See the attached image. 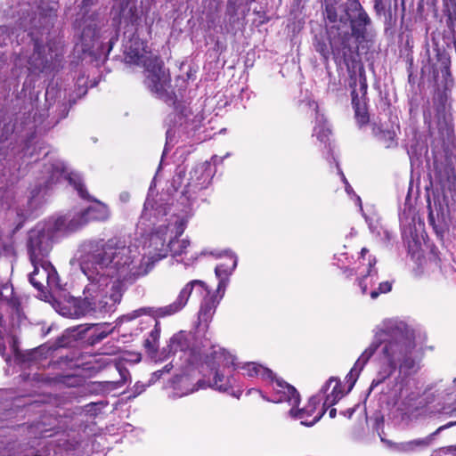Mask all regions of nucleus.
<instances>
[{"label": "nucleus", "instance_id": "obj_1", "mask_svg": "<svg viewBox=\"0 0 456 456\" xmlns=\"http://www.w3.org/2000/svg\"><path fill=\"white\" fill-rule=\"evenodd\" d=\"M373 334L372 342L346 375L349 390L376 353L380 367L370 384V391L390 378L396 370L401 375L408 377L418 373L421 369V358L416 351L415 331L404 321L397 318L385 319L374 328Z\"/></svg>", "mask_w": 456, "mask_h": 456}, {"label": "nucleus", "instance_id": "obj_45", "mask_svg": "<svg viewBox=\"0 0 456 456\" xmlns=\"http://www.w3.org/2000/svg\"><path fill=\"white\" fill-rule=\"evenodd\" d=\"M129 199V194L126 192H123L120 194V200L123 201H127Z\"/></svg>", "mask_w": 456, "mask_h": 456}, {"label": "nucleus", "instance_id": "obj_14", "mask_svg": "<svg viewBox=\"0 0 456 456\" xmlns=\"http://www.w3.org/2000/svg\"><path fill=\"white\" fill-rule=\"evenodd\" d=\"M34 271L29 274L30 283L39 291L46 287L59 288V277L53 265L46 259L31 262Z\"/></svg>", "mask_w": 456, "mask_h": 456}, {"label": "nucleus", "instance_id": "obj_13", "mask_svg": "<svg viewBox=\"0 0 456 456\" xmlns=\"http://www.w3.org/2000/svg\"><path fill=\"white\" fill-rule=\"evenodd\" d=\"M61 55V48L59 43H49L45 45L38 39H35L34 52L28 60V69L35 73L43 72Z\"/></svg>", "mask_w": 456, "mask_h": 456}, {"label": "nucleus", "instance_id": "obj_39", "mask_svg": "<svg viewBox=\"0 0 456 456\" xmlns=\"http://www.w3.org/2000/svg\"><path fill=\"white\" fill-rule=\"evenodd\" d=\"M118 372H119V375L121 377V381L123 383H125L129 376V371L126 369V368H122V367H119L118 366L117 367Z\"/></svg>", "mask_w": 456, "mask_h": 456}, {"label": "nucleus", "instance_id": "obj_38", "mask_svg": "<svg viewBox=\"0 0 456 456\" xmlns=\"http://www.w3.org/2000/svg\"><path fill=\"white\" fill-rule=\"evenodd\" d=\"M12 294V288L8 284L0 283V300H9Z\"/></svg>", "mask_w": 456, "mask_h": 456}, {"label": "nucleus", "instance_id": "obj_27", "mask_svg": "<svg viewBox=\"0 0 456 456\" xmlns=\"http://www.w3.org/2000/svg\"><path fill=\"white\" fill-rule=\"evenodd\" d=\"M334 384L330 394L327 395L324 405H333L343 396V393L340 388V383L337 379L330 378L328 382L322 387L321 392L325 394L329 387Z\"/></svg>", "mask_w": 456, "mask_h": 456}, {"label": "nucleus", "instance_id": "obj_48", "mask_svg": "<svg viewBox=\"0 0 456 456\" xmlns=\"http://www.w3.org/2000/svg\"><path fill=\"white\" fill-rule=\"evenodd\" d=\"M337 411L336 409H331L329 412L330 418H334L336 416Z\"/></svg>", "mask_w": 456, "mask_h": 456}, {"label": "nucleus", "instance_id": "obj_16", "mask_svg": "<svg viewBox=\"0 0 456 456\" xmlns=\"http://www.w3.org/2000/svg\"><path fill=\"white\" fill-rule=\"evenodd\" d=\"M96 288L94 284H87L84 289V298L73 301L72 311L68 315L73 318H79L87 314H94V310L95 309H102L105 305L104 304L100 302L96 305L95 303L90 301V299H94L92 295L94 296Z\"/></svg>", "mask_w": 456, "mask_h": 456}, {"label": "nucleus", "instance_id": "obj_9", "mask_svg": "<svg viewBox=\"0 0 456 456\" xmlns=\"http://www.w3.org/2000/svg\"><path fill=\"white\" fill-rule=\"evenodd\" d=\"M59 217L45 224H37L28 232V251L31 262L45 259L52 249L53 232H69V229H57L55 226Z\"/></svg>", "mask_w": 456, "mask_h": 456}, {"label": "nucleus", "instance_id": "obj_15", "mask_svg": "<svg viewBox=\"0 0 456 456\" xmlns=\"http://www.w3.org/2000/svg\"><path fill=\"white\" fill-rule=\"evenodd\" d=\"M48 172L51 174L47 183H57L61 178H64L74 186L81 198L91 200L84 187L80 175L69 171L63 162L57 161L55 164L52 165L51 169L49 168Z\"/></svg>", "mask_w": 456, "mask_h": 456}, {"label": "nucleus", "instance_id": "obj_32", "mask_svg": "<svg viewBox=\"0 0 456 456\" xmlns=\"http://www.w3.org/2000/svg\"><path fill=\"white\" fill-rule=\"evenodd\" d=\"M337 3V0H323L326 18L332 23L337 22L339 19L336 10Z\"/></svg>", "mask_w": 456, "mask_h": 456}, {"label": "nucleus", "instance_id": "obj_8", "mask_svg": "<svg viewBox=\"0 0 456 456\" xmlns=\"http://www.w3.org/2000/svg\"><path fill=\"white\" fill-rule=\"evenodd\" d=\"M444 429H436L425 437H419L405 442H394L387 438L385 429H354L352 438L362 444H370L379 436L380 441L390 451L395 452L413 453L427 450L435 444Z\"/></svg>", "mask_w": 456, "mask_h": 456}, {"label": "nucleus", "instance_id": "obj_17", "mask_svg": "<svg viewBox=\"0 0 456 456\" xmlns=\"http://www.w3.org/2000/svg\"><path fill=\"white\" fill-rule=\"evenodd\" d=\"M320 399L313 396L309 399L307 405L301 410L290 409L289 415L293 419L300 420V424L306 427L314 425L324 414L323 408H317Z\"/></svg>", "mask_w": 456, "mask_h": 456}, {"label": "nucleus", "instance_id": "obj_41", "mask_svg": "<svg viewBox=\"0 0 456 456\" xmlns=\"http://www.w3.org/2000/svg\"><path fill=\"white\" fill-rule=\"evenodd\" d=\"M374 8L377 12H381L382 11H384L383 1L374 2Z\"/></svg>", "mask_w": 456, "mask_h": 456}, {"label": "nucleus", "instance_id": "obj_51", "mask_svg": "<svg viewBox=\"0 0 456 456\" xmlns=\"http://www.w3.org/2000/svg\"><path fill=\"white\" fill-rule=\"evenodd\" d=\"M95 385H96V384H94H94H92V385H90L89 387H92V388H89L88 390H90V391H94L95 389H94V387Z\"/></svg>", "mask_w": 456, "mask_h": 456}, {"label": "nucleus", "instance_id": "obj_37", "mask_svg": "<svg viewBox=\"0 0 456 456\" xmlns=\"http://www.w3.org/2000/svg\"><path fill=\"white\" fill-rule=\"evenodd\" d=\"M433 456H456V445L442 447L436 450Z\"/></svg>", "mask_w": 456, "mask_h": 456}, {"label": "nucleus", "instance_id": "obj_7", "mask_svg": "<svg viewBox=\"0 0 456 456\" xmlns=\"http://www.w3.org/2000/svg\"><path fill=\"white\" fill-rule=\"evenodd\" d=\"M183 232V224L178 217H175L173 222H169L167 226H159L157 230L150 235L149 248L152 251L154 264L166 257L168 252L173 256L186 253V248L190 242L186 240H173L172 235L177 237Z\"/></svg>", "mask_w": 456, "mask_h": 456}, {"label": "nucleus", "instance_id": "obj_18", "mask_svg": "<svg viewBox=\"0 0 456 456\" xmlns=\"http://www.w3.org/2000/svg\"><path fill=\"white\" fill-rule=\"evenodd\" d=\"M124 54L126 62L143 67L146 60L157 57L146 50L144 42L138 37H132L125 44Z\"/></svg>", "mask_w": 456, "mask_h": 456}, {"label": "nucleus", "instance_id": "obj_46", "mask_svg": "<svg viewBox=\"0 0 456 456\" xmlns=\"http://www.w3.org/2000/svg\"><path fill=\"white\" fill-rule=\"evenodd\" d=\"M369 252V250L366 248H362L361 250V256L362 258H364L365 255Z\"/></svg>", "mask_w": 456, "mask_h": 456}, {"label": "nucleus", "instance_id": "obj_6", "mask_svg": "<svg viewBox=\"0 0 456 456\" xmlns=\"http://www.w3.org/2000/svg\"><path fill=\"white\" fill-rule=\"evenodd\" d=\"M195 336L191 332L180 331L175 334L169 340L164 351L167 355H178L180 360L191 365L197 363L204 356L205 362L211 368L216 369L221 366L228 367L234 365V357L224 349L216 346L211 347V353L202 352L193 342Z\"/></svg>", "mask_w": 456, "mask_h": 456}, {"label": "nucleus", "instance_id": "obj_53", "mask_svg": "<svg viewBox=\"0 0 456 456\" xmlns=\"http://www.w3.org/2000/svg\"><path fill=\"white\" fill-rule=\"evenodd\" d=\"M106 334L101 333L100 338H105Z\"/></svg>", "mask_w": 456, "mask_h": 456}, {"label": "nucleus", "instance_id": "obj_33", "mask_svg": "<svg viewBox=\"0 0 456 456\" xmlns=\"http://www.w3.org/2000/svg\"><path fill=\"white\" fill-rule=\"evenodd\" d=\"M210 386L217 390L226 391L230 387L229 379L216 370L213 383Z\"/></svg>", "mask_w": 456, "mask_h": 456}, {"label": "nucleus", "instance_id": "obj_34", "mask_svg": "<svg viewBox=\"0 0 456 456\" xmlns=\"http://www.w3.org/2000/svg\"><path fill=\"white\" fill-rule=\"evenodd\" d=\"M392 284L389 281H383L379 284V288L371 290L370 297L376 299L380 294L387 293L391 290Z\"/></svg>", "mask_w": 456, "mask_h": 456}, {"label": "nucleus", "instance_id": "obj_28", "mask_svg": "<svg viewBox=\"0 0 456 456\" xmlns=\"http://www.w3.org/2000/svg\"><path fill=\"white\" fill-rule=\"evenodd\" d=\"M315 118L316 124L314 128V135H315L321 142L327 143L331 131L325 124V119L322 115L317 113Z\"/></svg>", "mask_w": 456, "mask_h": 456}, {"label": "nucleus", "instance_id": "obj_25", "mask_svg": "<svg viewBox=\"0 0 456 456\" xmlns=\"http://www.w3.org/2000/svg\"><path fill=\"white\" fill-rule=\"evenodd\" d=\"M242 369L248 377H257L266 380H273L274 378V374L270 369L256 362H247Z\"/></svg>", "mask_w": 456, "mask_h": 456}, {"label": "nucleus", "instance_id": "obj_3", "mask_svg": "<svg viewBox=\"0 0 456 456\" xmlns=\"http://www.w3.org/2000/svg\"><path fill=\"white\" fill-rule=\"evenodd\" d=\"M345 15H341L338 20L342 23L350 21V30L339 31L330 37L329 43L322 37H315L314 48L328 61L330 53L338 65L345 64L347 68L356 61L358 57V45L364 38L366 26L370 23V19L362 9L358 0H348L345 5Z\"/></svg>", "mask_w": 456, "mask_h": 456}, {"label": "nucleus", "instance_id": "obj_31", "mask_svg": "<svg viewBox=\"0 0 456 456\" xmlns=\"http://www.w3.org/2000/svg\"><path fill=\"white\" fill-rule=\"evenodd\" d=\"M352 104L354 108L357 123L361 126L368 123L369 116L366 108L364 105L360 104L357 100V94L354 90L352 92Z\"/></svg>", "mask_w": 456, "mask_h": 456}, {"label": "nucleus", "instance_id": "obj_11", "mask_svg": "<svg viewBox=\"0 0 456 456\" xmlns=\"http://www.w3.org/2000/svg\"><path fill=\"white\" fill-rule=\"evenodd\" d=\"M144 85L159 98H170L171 79L168 70L159 58H150L144 62Z\"/></svg>", "mask_w": 456, "mask_h": 456}, {"label": "nucleus", "instance_id": "obj_43", "mask_svg": "<svg viewBox=\"0 0 456 456\" xmlns=\"http://www.w3.org/2000/svg\"><path fill=\"white\" fill-rule=\"evenodd\" d=\"M143 390H144V386L143 385H139V384L135 385V393H136V395H140Z\"/></svg>", "mask_w": 456, "mask_h": 456}, {"label": "nucleus", "instance_id": "obj_40", "mask_svg": "<svg viewBox=\"0 0 456 456\" xmlns=\"http://www.w3.org/2000/svg\"><path fill=\"white\" fill-rule=\"evenodd\" d=\"M428 222L434 227V229L436 231V232L438 233L439 232H438L437 226L436 224V220H435L434 213L432 210H430L429 214H428Z\"/></svg>", "mask_w": 456, "mask_h": 456}, {"label": "nucleus", "instance_id": "obj_10", "mask_svg": "<svg viewBox=\"0 0 456 456\" xmlns=\"http://www.w3.org/2000/svg\"><path fill=\"white\" fill-rule=\"evenodd\" d=\"M80 265L82 272L89 280L88 284H94L97 287L95 292H94V296L92 295L94 299H90V301L95 303L96 305L100 302L105 305L102 309L94 310V314H105L111 311L112 307L118 302V296L110 293L115 287V282L102 275L99 271L95 272V270L91 268V266H89V261H81Z\"/></svg>", "mask_w": 456, "mask_h": 456}, {"label": "nucleus", "instance_id": "obj_21", "mask_svg": "<svg viewBox=\"0 0 456 456\" xmlns=\"http://www.w3.org/2000/svg\"><path fill=\"white\" fill-rule=\"evenodd\" d=\"M81 429H62L61 437L57 440L56 447L59 452L64 451L67 453L76 451L83 446L84 440L81 439Z\"/></svg>", "mask_w": 456, "mask_h": 456}, {"label": "nucleus", "instance_id": "obj_52", "mask_svg": "<svg viewBox=\"0 0 456 456\" xmlns=\"http://www.w3.org/2000/svg\"><path fill=\"white\" fill-rule=\"evenodd\" d=\"M149 204H150V202H149V200H146V202H145V204H144V208H147V206H148Z\"/></svg>", "mask_w": 456, "mask_h": 456}, {"label": "nucleus", "instance_id": "obj_47", "mask_svg": "<svg viewBox=\"0 0 456 456\" xmlns=\"http://www.w3.org/2000/svg\"><path fill=\"white\" fill-rule=\"evenodd\" d=\"M456 423H453V422H448L443 426H441L440 428H452L453 425H455Z\"/></svg>", "mask_w": 456, "mask_h": 456}, {"label": "nucleus", "instance_id": "obj_19", "mask_svg": "<svg viewBox=\"0 0 456 456\" xmlns=\"http://www.w3.org/2000/svg\"><path fill=\"white\" fill-rule=\"evenodd\" d=\"M215 169L211 162L205 161L196 165L190 172L189 186L195 190L207 188L214 176Z\"/></svg>", "mask_w": 456, "mask_h": 456}, {"label": "nucleus", "instance_id": "obj_24", "mask_svg": "<svg viewBox=\"0 0 456 456\" xmlns=\"http://www.w3.org/2000/svg\"><path fill=\"white\" fill-rule=\"evenodd\" d=\"M372 134L386 148H392L397 145L395 140L396 132L394 128H384L382 126L373 124Z\"/></svg>", "mask_w": 456, "mask_h": 456}, {"label": "nucleus", "instance_id": "obj_44", "mask_svg": "<svg viewBox=\"0 0 456 456\" xmlns=\"http://www.w3.org/2000/svg\"><path fill=\"white\" fill-rule=\"evenodd\" d=\"M173 363L170 362L168 364H167L161 370H163V374L164 373H168L170 371V370L173 368Z\"/></svg>", "mask_w": 456, "mask_h": 456}, {"label": "nucleus", "instance_id": "obj_35", "mask_svg": "<svg viewBox=\"0 0 456 456\" xmlns=\"http://www.w3.org/2000/svg\"><path fill=\"white\" fill-rule=\"evenodd\" d=\"M340 175H341V179L343 181V183H345V189H346V191L347 194L351 195L353 194L354 197H355V203L359 206L360 208V210L362 211V200H361V198L359 196H356L353 191V188L351 187V185L348 183L345 175L342 173L341 170H338Z\"/></svg>", "mask_w": 456, "mask_h": 456}, {"label": "nucleus", "instance_id": "obj_30", "mask_svg": "<svg viewBox=\"0 0 456 456\" xmlns=\"http://www.w3.org/2000/svg\"><path fill=\"white\" fill-rule=\"evenodd\" d=\"M37 9L40 17L44 20V26L48 27L52 23L53 18L55 16L54 12L57 9V4L52 2L45 6V3L42 2Z\"/></svg>", "mask_w": 456, "mask_h": 456}, {"label": "nucleus", "instance_id": "obj_36", "mask_svg": "<svg viewBox=\"0 0 456 456\" xmlns=\"http://www.w3.org/2000/svg\"><path fill=\"white\" fill-rule=\"evenodd\" d=\"M106 403L103 402H97V403H91L85 406V411L86 413L90 415H96L104 406Z\"/></svg>", "mask_w": 456, "mask_h": 456}, {"label": "nucleus", "instance_id": "obj_23", "mask_svg": "<svg viewBox=\"0 0 456 456\" xmlns=\"http://www.w3.org/2000/svg\"><path fill=\"white\" fill-rule=\"evenodd\" d=\"M174 383V388L177 390L179 396L189 395L194 391H197L199 388L204 387V382L202 380H199L197 382V386L193 385L189 375L185 374L176 376Z\"/></svg>", "mask_w": 456, "mask_h": 456}, {"label": "nucleus", "instance_id": "obj_4", "mask_svg": "<svg viewBox=\"0 0 456 456\" xmlns=\"http://www.w3.org/2000/svg\"><path fill=\"white\" fill-rule=\"evenodd\" d=\"M399 410L403 417L411 420L436 412L456 411V377L449 387L439 383L427 387L422 393L411 391L403 397Z\"/></svg>", "mask_w": 456, "mask_h": 456}, {"label": "nucleus", "instance_id": "obj_50", "mask_svg": "<svg viewBox=\"0 0 456 456\" xmlns=\"http://www.w3.org/2000/svg\"><path fill=\"white\" fill-rule=\"evenodd\" d=\"M52 430H53V429H48V428L42 429L41 434H42V435H46L49 431H52Z\"/></svg>", "mask_w": 456, "mask_h": 456}, {"label": "nucleus", "instance_id": "obj_49", "mask_svg": "<svg viewBox=\"0 0 456 456\" xmlns=\"http://www.w3.org/2000/svg\"><path fill=\"white\" fill-rule=\"evenodd\" d=\"M33 379L34 380H37V381H42V378L40 377V375L38 374H35L34 377H33Z\"/></svg>", "mask_w": 456, "mask_h": 456}, {"label": "nucleus", "instance_id": "obj_55", "mask_svg": "<svg viewBox=\"0 0 456 456\" xmlns=\"http://www.w3.org/2000/svg\"><path fill=\"white\" fill-rule=\"evenodd\" d=\"M216 158H217L216 156H214V157L212 158V160H213V161H216Z\"/></svg>", "mask_w": 456, "mask_h": 456}, {"label": "nucleus", "instance_id": "obj_5", "mask_svg": "<svg viewBox=\"0 0 456 456\" xmlns=\"http://www.w3.org/2000/svg\"><path fill=\"white\" fill-rule=\"evenodd\" d=\"M193 290L200 296L208 295L205 283L200 280H193L188 282L182 289L177 298L172 304L157 309L146 307L139 308L123 315L122 320L125 322H130L143 314H150L157 317H165L175 314L184 307ZM217 304L218 301H216L215 296L204 297V300L199 312V324L195 331L197 336H200L207 330L208 322L215 314Z\"/></svg>", "mask_w": 456, "mask_h": 456}, {"label": "nucleus", "instance_id": "obj_22", "mask_svg": "<svg viewBox=\"0 0 456 456\" xmlns=\"http://www.w3.org/2000/svg\"><path fill=\"white\" fill-rule=\"evenodd\" d=\"M224 253L230 263L220 264L215 269L216 275L220 279V282L217 288L218 291H221L222 289L224 290V279H227L228 276L232 274V271L236 268L238 264V258L232 251L225 250Z\"/></svg>", "mask_w": 456, "mask_h": 456}, {"label": "nucleus", "instance_id": "obj_26", "mask_svg": "<svg viewBox=\"0 0 456 456\" xmlns=\"http://www.w3.org/2000/svg\"><path fill=\"white\" fill-rule=\"evenodd\" d=\"M376 263V258L370 256L368 259L367 273L362 275V277L359 279L358 282L362 294H366L368 287H371L374 281L377 280L378 271L375 268Z\"/></svg>", "mask_w": 456, "mask_h": 456}, {"label": "nucleus", "instance_id": "obj_29", "mask_svg": "<svg viewBox=\"0 0 456 456\" xmlns=\"http://www.w3.org/2000/svg\"><path fill=\"white\" fill-rule=\"evenodd\" d=\"M160 331V325L158 322H156L154 329L150 332L149 336L146 338L143 343V346L148 353L153 354L157 351L159 347Z\"/></svg>", "mask_w": 456, "mask_h": 456}, {"label": "nucleus", "instance_id": "obj_12", "mask_svg": "<svg viewBox=\"0 0 456 456\" xmlns=\"http://www.w3.org/2000/svg\"><path fill=\"white\" fill-rule=\"evenodd\" d=\"M93 200L97 203L96 206L89 207L84 211L77 213L73 216H59V220L56 222L55 227L57 229H69V231L74 232L86 225L90 221L108 220L110 214L107 205L96 200Z\"/></svg>", "mask_w": 456, "mask_h": 456}, {"label": "nucleus", "instance_id": "obj_54", "mask_svg": "<svg viewBox=\"0 0 456 456\" xmlns=\"http://www.w3.org/2000/svg\"><path fill=\"white\" fill-rule=\"evenodd\" d=\"M169 135H170V131H167V139L169 138Z\"/></svg>", "mask_w": 456, "mask_h": 456}, {"label": "nucleus", "instance_id": "obj_20", "mask_svg": "<svg viewBox=\"0 0 456 456\" xmlns=\"http://www.w3.org/2000/svg\"><path fill=\"white\" fill-rule=\"evenodd\" d=\"M271 381L273 383V390L275 391L276 395L273 402H288L292 408L299 404L300 395L294 387L275 377L273 378V380Z\"/></svg>", "mask_w": 456, "mask_h": 456}, {"label": "nucleus", "instance_id": "obj_42", "mask_svg": "<svg viewBox=\"0 0 456 456\" xmlns=\"http://www.w3.org/2000/svg\"><path fill=\"white\" fill-rule=\"evenodd\" d=\"M163 375V370H157L155 372L152 373V378L151 379H160V377Z\"/></svg>", "mask_w": 456, "mask_h": 456}, {"label": "nucleus", "instance_id": "obj_2", "mask_svg": "<svg viewBox=\"0 0 456 456\" xmlns=\"http://www.w3.org/2000/svg\"><path fill=\"white\" fill-rule=\"evenodd\" d=\"M86 254L82 261H89V266L102 275L118 281H131L146 275L153 267L155 256L148 247L142 248L136 244L110 239L90 241L86 245Z\"/></svg>", "mask_w": 456, "mask_h": 456}]
</instances>
